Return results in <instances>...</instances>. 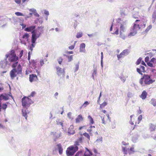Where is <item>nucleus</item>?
Returning a JSON list of instances; mask_svg holds the SVG:
<instances>
[{
	"instance_id": "obj_1",
	"label": "nucleus",
	"mask_w": 156,
	"mask_h": 156,
	"mask_svg": "<svg viewBox=\"0 0 156 156\" xmlns=\"http://www.w3.org/2000/svg\"><path fill=\"white\" fill-rule=\"evenodd\" d=\"M18 62L14 63L12 66L13 69L10 72L9 74L12 79H14L17 75L22 74V68L21 65L19 64L17 66Z\"/></svg>"
},
{
	"instance_id": "obj_54",
	"label": "nucleus",
	"mask_w": 156,
	"mask_h": 156,
	"mask_svg": "<svg viewBox=\"0 0 156 156\" xmlns=\"http://www.w3.org/2000/svg\"><path fill=\"white\" fill-rule=\"evenodd\" d=\"M66 53L67 54H73V52L72 51H67L66 52Z\"/></svg>"
},
{
	"instance_id": "obj_61",
	"label": "nucleus",
	"mask_w": 156,
	"mask_h": 156,
	"mask_svg": "<svg viewBox=\"0 0 156 156\" xmlns=\"http://www.w3.org/2000/svg\"><path fill=\"white\" fill-rule=\"evenodd\" d=\"M35 43H32V44H31V45L30 46L31 47L34 48L35 47Z\"/></svg>"
},
{
	"instance_id": "obj_4",
	"label": "nucleus",
	"mask_w": 156,
	"mask_h": 156,
	"mask_svg": "<svg viewBox=\"0 0 156 156\" xmlns=\"http://www.w3.org/2000/svg\"><path fill=\"white\" fill-rule=\"evenodd\" d=\"M78 147L77 146H70L67 148L66 151V154L67 156H72L78 151Z\"/></svg>"
},
{
	"instance_id": "obj_9",
	"label": "nucleus",
	"mask_w": 156,
	"mask_h": 156,
	"mask_svg": "<svg viewBox=\"0 0 156 156\" xmlns=\"http://www.w3.org/2000/svg\"><path fill=\"white\" fill-rule=\"evenodd\" d=\"M29 81L30 82L36 81L37 80V77L36 74H30L29 76Z\"/></svg>"
},
{
	"instance_id": "obj_10",
	"label": "nucleus",
	"mask_w": 156,
	"mask_h": 156,
	"mask_svg": "<svg viewBox=\"0 0 156 156\" xmlns=\"http://www.w3.org/2000/svg\"><path fill=\"white\" fill-rule=\"evenodd\" d=\"M40 35L37 36L36 34V32L34 33V32H32L31 42L32 43H35L38 37Z\"/></svg>"
},
{
	"instance_id": "obj_64",
	"label": "nucleus",
	"mask_w": 156,
	"mask_h": 156,
	"mask_svg": "<svg viewBox=\"0 0 156 156\" xmlns=\"http://www.w3.org/2000/svg\"><path fill=\"white\" fill-rule=\"evenodd\" d=\"M34 15L36 16H37V17H39V15L37 13H35L34 14Z\"/></svg>"
},
{
	"instance_id": "obj_36",
	"label": "nucleus",
	"mask_w": 156,
	"mask_h": 156,
	"mask_svg": "<svg viewBox=\"0 0 156 156\" xmlns=\"http://www.w3.org/2000/svg\"><path fill=\"white\" fill-rule=\"evenodd\" d=\"M63 59L62 57H60L58 59V61L59 64L61 65L63 61Z\"/></svg>"
},
{
	"instance_id": "obj_40",
	"label": "nucleus",
	"mask_w": 156,
	"mask_h": 156,
	"mask_svg": "<svg viewBox=\"0 0 156 156\" xmlns=\"http://www.w3.org/2000/svg\"><path fill=\"white\" fill-rule=\"evenodd\" d=\"M147 65L150 66V67H154V66L153 64L151 63V62H147Z\"/></svg>"
},
{
	"instance_id": "obj_31",
	"label": "nucleus",
	"mask_w": 156,
	"mask_h": 156,
	"mask_svg": "<svg viewBox=\"0 0 156 156\" xmlns=\"http://www.w3.org/2000/svg\"><path fill=\"white\" fill-rule=\"evenodd\" d=\"M22 113L23 115V116H24L25 117L26 119H27V113L26 111L23 110L22 111Z\"/></svg>"
},
{
	"instance_id": "obj_59",
	"label": "nucleus",
	"mask_w": 156,
	"mask_h": 156,
	"mask_svg": "<svg viewBox=\"0 0 156 156\" xmlns=\"http://www.w3.org/2000/svg\"><path fill=\"white\" fill-rule=\"evenodd\" d=\"M102 122L103 123L105 124V120H104V117H103V118H102Z\"/></svg>"
},
{
	"instance_id": "obj_33",
	"label": "nucleus",
	"mask_w": 156,
	"mask_h": 156,
	"mask_svg": "<svg viewBox=\"0 0 156 156\" xmlns=\"http://www.w3.org/2000/svg\"><path fill=\"white\" fill-rule=\"evenodd\" d=\"M82 35V32H80L77 33L76 37L77 38H79L81 37Z\"/></svg>"
},
{
	"instance_id": "obj_15",
	"label": "nucleus",
	"mask_w": 156,
	"mask_h": 156,
	"mask_svg": "<svg viewBox=\"0 0 156 156\" xmlns=\"http://www.w3.org/2000/svg\"><path fill=\"white\" fill-rule=\"evenodd\" d=\"M140 29V27L139 24L136 25V23H134L133 25L132 30L134 31H135V32H137V30Z\"/></svg>"
},
{
	"instance_id": "obj_41",
	"label": "nucleus",
	"mask_w": 156,
	"mask_h": 156,
	"mask_svg": "<svg viewBox=\"0 0 156 156\" xmlns=\"http://www.w3.org/2000/svg\"><path fill=\"white\" fill-rule=\"evenodd\" d=\"M136 70L137 72H138L139 74L142 75L143 72H142V71L141 70V69L139 68H137L136 69Z\"/></svg>"
},
{
	"instance_id": "obj_12",
	"label": "nucleus",
	"mask_w": 156,
	"mask_h": 156,
	"mask_svg": "<svg viewBox=\"0 0 156 156\" xmlns=\"http://www.w3.org/2000/svg\"><path fill=\"white\" fill-rule=\"evenodd\" d=\"M68 133L70 134H73L75 133V131L74 129V126L72 125L70 126L68 129Z\"/></svg>"
},
{
	"instance_id": "obj_44",
	"label": "nucleus",
	"mask_w": 156,
	"mask_h": 156,
	"mask_svg": "<svg viewBox=\"0 0 156 156\" xmlns=\"http://www.w3.org/2000/svg\"><path fill=\"white\" fill-rule=\"evenodd\" d=\"M140 68L141 69V70L142 71V72H143V73H144L145 71L144 67L142 66H140Z\"/></svg>"
},
{
	"instance_id": "obj_2",
	"label": "nucleus",
	"mask_w": 156,
	"mask_h": 156,
	"mask_svg": "<svg viewBox=\"0 0 156 156\" xmlns=\"http://www.w3.org/2000/svg\"><path fill=\"white\" fill-rule=\"evenodd\" d=\"M154 81V80H153L151 79V76L144 74L143 77L140 79L139 83L142 86H144L145 85H150Z\"/></svg>"
},
{
	"instance_id": "obj_11",
	"label": "nucleus",
	"mask_w": 156,
	"mask_h": 156,
	"mask_svg": "<svg viewBox=\"0 0 156 156\" xmlns=\"http://www.w3.org/2000/svg\"><path fill=\"white\" fill-rule=\"evenodd\" d=\"M52 134H53L54 136V141H56V140L60 138V137H61L62 135L61 133H56V132H52Z\"/></svg>"
},
{
	"instance_id": "obj_62",
	"label": "nucleus",
	"mask_w": 156,
	"mask_h": 156,
	"mask_svg": "<svg viewBox=\"0 0 156 156\" xmlns=\"http://www.w3.org/2000/svg\"><path fill=\"white\" fill-rule=\"evenodd\" d=\"M112 27H113V24H112L110 28V31H112Z\"/></svg>"
},
{
	"instance_id": "obj_17",
	"label": "nucleus",
	"mask_w": 156,
	"mask_h": 156,
	"mask_svg": "<svg viewBox=\"0 0 156 156\" xmlns=\"http://www.w3.org/2000/svg\"><path fill=\"white\" fill-rule=\"evenodd\" d=\"M85 44L84 43H82L80 44V52H85Z\"/></svg>"
},
{
	"instance_id": "obj_42",
	"label": "nucleus",
	"mask_w": 156,
	"mask_h": 156,
	"mask_svg": "<svg viewBox=\"0 0 156 156\" xmlns=\"http://www.w3.org/2000/svg\"><path fill=\"white\" fill-rule=\"evenodd\" d=\"M76 41H75V43L73 45H71L70 46H69V49H70V50H72V49H73L74 48V47L75 46V43H76Z\"/></svg>"
},
{
	"instance_id": "obj_6",
	"label": "nucleus",
	"mask_w": 156,
	"mask_h": 156,
	"mask_svg": "<svg viewBox=\"0 0 156 156\" xmlns=\"http://www.w3.org/2000/svg\"><path fill=\"white\" fill-rule=\"evenodd\" d=\"M57 73V75L59 76H62V77H64L65 76V69L62 70L61 68L58 67H56Z\"/></svg>"
},
{
	"instance_id": "obj_48",
	"label": "nucleus",
	"mask_w": 156,
	"mask_h": 156,
	"mask_svg": "<svg viewBox=\"0 0 156 156\" xmlns=\"http://www.w3.org/2000/svg\"><path fill=\"white\" fill-rule=\"evenodd\" d=\"M79 64H77L76 65H75V71H77L79 69Z\"/></svg>"
},
{
	"instance_id": "obj_60",
	"label": "nucleus",
	"mask_w": 156,
	"mask_h": 156,
	"mask_svg": "<svg viewBox=\"0 0 156 156\" xmlns=\"http://www.w3.org/2000/svg\"><path fill=\"white\" fill-rule=\"evenodd\" d=\"M93 151L95 153V154H97L98 153V151H97V150L95 149H94V150H93Z\"/></svg>"
},
{
	"instance_id": "obj_39",
	"label": "nucleus",
	"mask_w": 156,
	"mask_h": 156,
	"mask_svg": "<svg viewBox=\"0 0 156 156\" xmlns=\"http://www.w3.org/2000/svg\"><path fill=\"white\" fill-rule=\"evenodd\" d=\"M7 107V105L6 104H2V109L5 110Z\"/></svg>"
},
{
	"instance_id": "obj_21",
	"label": "nucleus",
	"mask_w": 156,
	"mask_h": 156,
	"mask_svg": "<svg viewBox=\"0 0 156 156\" xmlns=\"http://www.w3.org/2000/svg\"><path fill=\"white\" fill-rule=\"evenodd\" d=\"M156 19V11H155L154 12L152 18V20L153 23H155Z\"/></svg>"
},
{
	"instance_id": "obj_27",
	"label": "nucleus",
	"mask_w": 156,
	"mask_h": 156,
	"mask_svg": "<svg viewBox=\"0 0 156 156\" xmlns=\"http://www.w3.org/2000/svg\"><path fill=\"white\" fill-rule=\"evenodd\" d=\"M107 104L106 102L105 101L103 102L102 104L100 105V108L102 109L105 106H106Z\"/></svg>"
},
{
	"instance_id": "obj_38",
	"label": "nucleus",
	"mask_w": 156,
	"mask_h": 156,
	"mask_svg": "<svg viewBox=\"0 0 156 156\" xmlns=\"http://www.w3.org/2000/svg\"><path fill=\"white\" fill-rule=\"evenodd\" d=\"M89 104V103L88 101H86L83 103V105L81 107H86L87 105H88Z\"/></svg>"
},
{
	"instance_id": "obj_51",
	"label": "nucleus",
	"mask_w": 156,
	"mask_h": 156,
	"mask_svg": "<svg viewBox=\"0 0 156 156\" xmlns=\"http://www.w3.org/2000/svg\"><path fill=\"white\" fill-rule=\"evenodd\" d=\"M40 64L41 66H42L44 65V60L43 59H41L40 60Z\"/></svg>"
},
{
	"instance_id": "obj_46",
	"label": "nucleus",
	"mask_w": 156,
	"mask_h": 156,
	"mask_svg": "<svg viewBox=\"0 0 156 156\" xmlns=\"http://www.w3.org/2000/svg\"><path fill=\"white\" fill-rule=\"evenodd\" d=\"M149 57L148 56H147L145 58V61L147 63L149 62Z\"/></svg>"
},
{
	"instance_id": "obj_8",
	"label": "nucleus",
	"mask_w": 156,
	"mask_h": 156,
	"mask_svg": "<svg viewBox=\"0 0 156 156\" xmlns=\"http://www.w3.org/2000/svg\"><path fill=\"white\" fill-rule=\"evenodd\" d=\"M36 26H32L28 27L25 29L24 30L27 32H31L32 33L34 32V33H36V30H35Z\"/></svg>"
},
{
	"instance_id": "obj_49",
	"label": "nucleus",
	"mask_w": 156,
	"mask_h": 156,
	"mask_svg": "<svg viewBox=\"0 0 156 156\" xmlns=\"http://www.w3.org/2000/svg\"><path fill=\"white\" fill-rule=\"evenodd\" d=\"M142 115H139V117H138V123H139L140 122V121L142 120Z\"/></svg>"
},
{
	"instance_id": "obj_56",
	"label": "nucleus",
	"mask_w": 156,
	"mask_h": 156,
	"mask_svg": "<svg viewBox=\"0 0 156 156\" xmlns=\"http://www.w3.org/2000/svg\"><path fill=\"white\" fill-rule=\"evenodd\" d=\"M118 31L119 30L118 28H117L116 30V31H115V32L114 33V34H118Z\"/></svg>"
},
{
	"instance_id": "obj_43",
	"label": "nucleus",
	"mask_w": 156,
	"mask_h": 156,
	"mask_svg": "<svg viewBox=\"0 0 156 156\" xmlns=\"http://www.w3.org/2000/svg\"><path fill=\"white\" fill-rule=\"evenodd\" d=\"M83 136H85L87 137V138L88 139H90V136L87 133H85L83 134Z\"/></svg>"
},
{
	"instance_id": "obj_16",
	"label": "nucleus",
	"mask_w": 156,
	"mask_h": 156,
	"mask_svg": "<svg viewBox=\"0 0 156 156\" xmlns=\"http://www.w3.org/2000/svg\"><path fill=\"white\" fill-rule=\"evenodd\" d=\"M149 129L151 132L155 131L156 128V125L150 123L149 125Z\"/></svg>"
},
{
	"instance_id": "obj_13",
	"label": "nucleus",
	"mask_w": 156,
	"mask_h": 156,
	"mask_svg": "<svg viewBox=\"0 0 156 156\" xmlns=\"http://www.w3.org/2000/svg\"><path fill=\"white\" fill-rule=\"evenodd\" d=\"M9 98V95L8 94H2L0 95V100H7Z\"/></svg>"
},
{
	"instance_id": "obj_24",
	"label": "nucleus",
	"mask_w": 156,
	"mask_h": 156,
	"mask_svg": "<svg viewBox=\"0 0 156 156\" xmlns=\"http://www.w3.org/2000/svg\"><path fill=\"white\" fill-rule=\"evenodd\" d=\"M128 150L129 154H130L134 152V148L133 147L130 149H128Z\"/></svg>"
},
{
	"instance_id": "obj_23",
	"label": "nucleus",
	"mask_w": 156,
	"mask_h": 156,
	"mask_svg": "<svg viewBox=\"0 0 156 156\" xmlns=\"http://www.w3.org/2000/svg\"><path fill=\"white\" fill-rule=\"evenodd\" d=\"M151 104L154 106H156V100L154 98H152L150 102Z\"/></svg>"
},
{
	"instance_id": "obj_32",
	"label": "nucleus",
	"mask_w": 156,
	"mask_h": 156,
	"mask_svg": "<svg viewBox=\"0 0 156 156\" xmlns=\"http://www.w3.org/2000/svg\"><path fill=\"white\" fill-rule=\"evenodd\" d=\"M132 115H131L130 116V118H131V119L132 118ZM131 122L130 121V123L132 125H134V126H133V127L132 128V127H131V128L132 129V130H133L134 129L136 126V122H135V124L134 125V123H133V122H132V119H131Z\"/></svg>"
},
{
	"instance_id": "obj_35",
	"label": "nucleus",
	"mask_w": 156,
	"mask_h": 156,
	"mask_svg": "<svg viewBox=\"0 0 156 156\" xmlns=\"http://www.w3.org/2000/svg\"><path fill=\"white\" fill-rule=\"evenodd\" d=\"M142 58H140L139 59H138L136 61V64L137 65H138L139 64L140 62H141Z\"/></svg>"
},
{
	"instance_id": "obj_7",
	"label": "nucleus",
	"mask_w": 156,
	"mask_h": 156,
	"mask_svg": "<svg viewBox=\"0 0 156 156\" xmlns=\"http://www.w3.org/2000/svg\"><path fill=\"white\" fill-rule=\"evenodd\" d=\"M128 53V50L126 49L124 50L119 55H117L118 59L119 60L120 59L123 58Z\"/></svg>"
},
{
	"instance_id": "obj_37",
	"label": "nucleus",
	"mask_w": 156,
	"mask_h": 156,
	"mask_svg": "<svg viewBox=\"0 0 156 156\" xmlns=\"http://www.w3.org/2000/svg\"><path fill=\"white\" fill-rule=\"evenodd\" d=\"M15 14L17 16H24L23 13L19 12H16Z\"/></svg>"
},
{
	"instance_id": "obj_14",
	"label": "nucleus",
	"mask_w": 156,
	"mask_h": 156,
	"mask_svg": "<svg viewBox=\"0 0 156 156\" xmlns=\"http://www.w3.org/2000/svg\"><path fill=\"white\" fill-rule=\"evenodd\" d=\"M147 95V92L144 90L143 91L141 94L140 96V97L143 100H145L146 98Z\"/></svg>"
},
{
	"instance_id": "obj_57",
	"label": "nucleus",
	"mask_w": 156,
	"mask_h": 156,
	"mask_svg": "<svg viewBox=\"0 0 156 156\" xmlns=\"http://www.w3.org/2000/svg\"><path fill=\"white\" fill-rule=\"evenodd\" d=\"M141 64L142 65H143L144 66H147L146 65V64H145V63L144 62V61H141Z\"/></svg>"
},
{
	"instance_id": "obj_47",
	"label": "nucleus",
	"mask_w": 156,
	"mask_h": 156,
	"mask_svg": "<svg viewBox=\"0 0 156 156\" xmlns=\"http://www.w3.org/2000/svg\"><path fill=\"white\" fill-rule=\"evenodd\" d=\"M23 50H22L20 51V54H19V58H21L23 54Z\"/></svg>"
},
{
	"instance_id": "obj_26",
	"label": "nucleus",
	"mask_w": 156,
	"mask_h": 156,
	"mask_svg": "<svg viewBox=\"0 0 156 156\" xmlns=\"http://www.w3.org/2000/svg\"><path fill=\"white\" fill-rule=\"evenodd\" d=\"M63 55L65 56H66L68 58V62H70L72 61L73 60V55H71L70 56H67L65 54H64Z\"/></svg>"
},
{
	"instance_id": "obj_30",
	"label": "nucleus",
	"mask_w": 156,
	"mask_h": 156,
	"mask_svg": "<svg viewBox=\"0 0 156 156\" xmlns=\"http://www.w3.org/2000/svg\"><path fill=\"white\" fill-rule=\"evenodd\" d=\"M152 27V25H150L147 27L146 29L145 30L144 32L145 33H147L150 29H151Z\"/></svg>"
},
{
	"instance_id": "obj_53",
	"label": "nucleus",
	"mask_w": 156,
	"mask_h": 156,
	"mask_svg": "<svg viewBox=\"0 0 156 156\" xmlns=\"http://www.w3.org/2000/svg\"><path fill=\"white\" fill-rule=\"evenodd\" d=\"M156 59L154 58H153L151 59V62L153 63H155V62H156Z\"/></svg>"
},
{
	"instance_id": "obj_20",
	"label": "nucleus",
	"mask_w": 156,
	"mask_h": 156,
	"mask_svg": "<svg viewBox=\"0 0 156 156\" xmlns=\"http://www.w3.org/2000/svg\"><path fill=\"white\" fill-rule=\"evenodd\" d=\"M57 146L58 148L59 153L60 154H61L63 152V149L62 148L61 144H59L57 145Z\"/></svg>"
},
{
	"instance_id": "obj_22",
	"label": "nucleus",
	"mask_w": 156,
	"mask_h": 156,
	"mask_svg": "<svg viewBox=\"0 0 156 156\" xmlns=\"http://www.w3.org/2000/svg\"><path fill=\"white\" fill-rule=\"evenodd\" d=\"M29 37V35L27 33H25L24 34L23 36V38L27 41H28Z\"/></svg>"
},
{
	"instance_id": "obj_50",
	"label": "nucleus",
	"mask_w": 156,
	"mask_h": 156,
	"mask_svg": "<svg viewBox=\"0 0 156 156\" xmlns=\"http://www.w3.org/2000/svg\"><path fill=\"white\" fill-rule=\"evenodd\" d=\"M35 94V92L34 91H33L31 93L30 95V96H29L28 97L29 98V97H30V96L33 97L34 95Z\"/></svg>"
},
{
	"instance_id": "obj_55",
	"label": "nucleus",
	"mask_w": 156,
	"mask_h": 156,
	"mask_svg": "<svg viewBox=\"0 0 156 156\" xmlns=\"http://www.w3.org/2000/svg\"><path fill=\"white\" fill-rule=\"evenodd\" d=\"M15 1L16 3L19 4L21 3V0H15Z\"/></svg>"
},
{
	"instance_id": "obj_58",
	"label": "nucleus",
	"mask_w": 156,
	"mask_h": 156,
	"mask_svg": "<svg viewBox=\"0 0 156 156\" xmlns=\"http://www.w3.org/2000/svg\"><path fill=\"white\" fill-rule=\"evenodd\" d=\"M75 145H76L75 146H77L79 145V143L78 141H77L75 143Z\"/></svg>"
},
{
	"instance_id": "obj_19",
	"label": "nucleus",
	"mask_w": 156,
	"mask_h": 156,
	"mask_svg": "<svg viewBox=\"0 0 156 156\" xmlns=\"http://www.w3.org/2000/svg\"><path fill=\"white\" fill-rule=\"evenodd\" d=\"M83 118L81 115H79L77 117L76 119V123H79L80 121H83Z\"/></svg>"
},
{
	"instance_id": "obj_34",
	"label": "nucleus",
	"mask_w": 156,
	"mask_h": 156,
	"mask_svg": "<svg viewBox=\"0 0 156 156\" xmlns=\"http://www.w3.org/2000/svg\"><path fill=\"white\" fill-rule=\"evenodd\" d=\"M94 126H91L90 127V129H88L87 130V131L89 132L90 133H91L92 131V128H95Z\"/></svg>"
},
{
	"instance_id": "obj_18",
	"label": "nucleus",
	"mask_w": 156,
	"mask_h": 156,
	"mask_svg": "<svg viewBox=\"0 0 156 156\" xmlns=\"http://www.w3.org/2000/svg\"><path fill=\"white\" fill-rule=\"evenodd\" d=\"M93 154L87 148H86V151L84 153V156H91Z\"/></svg>"
},
{
	"instance_id": "obj_29",
	"label": "nucleus",
	"mask_w": 156,
	"mask_h": 156,
	"mask_svg": "<svg viewBox=\"0 0 156 156\" xmlns=\"http://www.w3.org/2000/svg\"><path fill=\"white\" fill-rule=\"evenodd\" d=\"M120 78L123 83H124L126 80V77L123 76V74H122L121 76L120 77Z\"/></svg>"
},
{
	"instance_id": "obj_45",
	"label": "nucleus",
	"mask_w": 156,
	"mask_h": 156,
	"mask_svg": "<svg viewBox=\"0 0 156 156\" xmlns=\"http://www.w3.org/2000/svg\"><path fill=\"white\" fill-rule=\"evenodd\" d=\"M122 150L124 152L125 154H126L127 153V151L126 148L124 147H122Z\"/></svg>"
},
{
	"instance_id": "obj_5",
	"label": "nucleus",
	"mask_w": 156,
	"mask_h": 156,
	"mask_svg": "<svg viewBox=\"0 0 156 156\" xmlns=\"http://www.w3.org/2000/svg\"><path fill=\"white\" fill-rule=\"evenodd\" d=\"M33 102L28 97H24L22 99V104L24 107H29Z\"/></svg>"
},
{
	"instance_id": "obj_25",
	"label": "nucleus",
	"mask_w": 156,
	"mask_h": 156,
	"mask_svg": "<svg viewBox=\"0 0 156 156\" xmlns=\"http://www.w3.org/2000/svg\"><path fill=\"white\" fill-rule=\"evenodd\" d=\"M136 33L137 32H135V31H134L131 30V32L128 34V36L129 37H131L134 36L136 34Z\"/></svg>"
},
{
	"instance_id": "obj_3",
	"label": "nucleus",
	"mask_w": 156,
	"mask_h": 156,
	"mask_svg": "<svg viewBox=\"0 0 156 156\" xmlns=\"http://www.w3.org/2000/svg\"><path fill=\"white\" fill-rule=\"evenodd\" d=\"M6 58H9L8 60L10 62L16 63L17 62L18 57L16 56L15 51L14 50H12L10 51V53L6 55Z\"/></svg>"
},
{
	"instance_id": "obj_63",
	"label": "nucleus",
	"mask_w": 156,
	"mask_h": 156,
	"mask_svg": "<svg viewBox=\"0 0 156 156\" xmlns=\"http://www.w3.org/2000/svg\"><path fill=\"white\" fill-rule=\"evenodd\" d=\"M45 14L47 15H48L49 14V12L48 11H46L45 12Z\"/></svg>"
},
{
	"instance_id": "obj_52",
	"label": "nucleus",
	"mask_w": 156,
	"mask_h": 156,
	"mask_svg": "<svg viewBox=\"0 0 156 156\" xmlns=\"http://www.w3.org/2000/svg\"><path fill=\"white\" fill-rule=\"evenodd\" d=\"M67 116L68 117L71 119L72 118L71 113V112H69L67 114Z\"/></svg>"
},
{
	"instance_id": "obj_28",
	"label": "nucleus",
	"mask_w": 156,
	"mask_h": 156,
	"mask_svg": "<svg viewBox=\"0 0 156 156\" xmlns=\"http://www.w3.org/2000/svg\"><path fill=\"white\" fill-rule=\"evenodd\" d=\"M88 119L90 120V125L93 124L94 122L92 117L90 115H89L88 117Z\"/></svg>"
}]
</instances>
